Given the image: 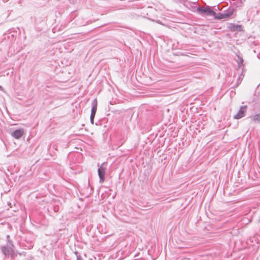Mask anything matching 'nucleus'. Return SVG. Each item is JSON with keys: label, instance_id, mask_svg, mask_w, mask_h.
Segmentation results:
<instances>
[{"label": "nucleus", "instance_id": "nucleus-15", "mask_svg": "<svg viewBox=\"0 0 260 260\" xmlns=\"http://www.w3.org/2000/svg\"><path fill=\"white\" fill-rule=\"evenodd\" d=\"M77 260H81V257L80 256H77Z\"/></svg>", "mask_w": 260, "mask_h": 260}, {"label": "nucleus", "instance_id": "nucleus-3", "mask_svg": "<svg viewBox=\"0 0 260 260\" xmlns=\"http://www.w3.org/2000/svg\"><path fill=\"white\" fill-rule=\"evenodd\" d=\"M246 111V106H243L240 108L238 112L234 116V118L236 119H240L245 116V113Z\"/></svg>", "mask_w": 260, "mask_h": 260}, {"label": "nucleus", "instance_id": "nucleus-2", "mask_svg": "<svg viewBox=\"0 0 260 260\" xmlns=\"http://www.w3.org/2000/svg\"><path fill=\"white\" fill-rule=\"evenodd\" d=\"M106 162H103L98 169V175L100 178V182L103 183L105 180L106 168L104 166Z\"/></svg>", "mask_w": 260, "mask_h": 260}, {"label": "nucleus", "instance_id": "nucleus-6", "mask_svg": "<svg viewBox=\"0 0 260 260\" xmlns=\"http://www.w3.org/2000/svg\"><path fill=\"white\" fill-rule=\"evenodd\" d=\"M92 108L91 110V114L90 116H95L96 110H97V100L96 99H94L92 102Z\"/></svg>", "mask_w": 260, "mask_h": 260}, {"label": "nucleus", "instance_id": "nucleus-11", "mask_svg": "<svg viewBox=\"0 0 260 260\" xmlns=\"http://www.w3.org/2000/svg\"><path fill=\"white\" fill-rule=\"evenodd\" d=\"M252 120L255 122H260V113L254 115L252 117Z\"/></svg>", "mask_w": 260, "mask_h": 260}, {"label": "nucleus", "instance_id": "nucleus-5", "mask_svg": "<svg viewBox=\"0 0 260 260\" xmlns=\"http://www.w3.org/2000/svg\"><path fill=\"white\" fill-rule=\"evenodd\" d=\"M24 131L23 129H18L11 133V136L16 139H20L23 135Z\"/></svg>", "mask_w": 260, "mask_h": 260}, {"label": "nucleus", "instance_id": "nucleus-14", "mask_svg": "<svg viewBox=\"0 0 260 260\" xmlns=\"http://www.w3.org/2000/svg\"><path fill=\"white\" fill-rule=\"evenodd\" d=\"M156 22L157 23L160 24L161 25H165L164 24L162 23L160 20H158L156 21Z\"/></svg>", "mask_w": 260, "mask_h": 260}, {"label": "nucleus", "instance_id": "nucleus-12", "mask_svg": "<svg viewBox=\"0 0 260 260\" xmlns=\"http://www.w3.org/2000/svg\"><path fill=\"white\" fill-rule=\"evenodd\" d=\"M238 74H239V77L237 78V86H238L239 84H240L242 80L243 77H244V75L242 74V73H241V72L239 73V72Z\"/></svg>", "mask_w": 260, "mask_h": 260}, {"label": "nucleus", "instance_id": "nucleus-1", "mask_svg": "<svg viewBox=\"0 0 260 260\" xmlns=\"http://www.w3.org/2000/svg\"><path fill=\"white\" fill-rule=\"evenodd\" d=\"M197 11L200 14H206L209 16H215L216 13L214 12L209 7H199L197 8Z\"/></svg>", "mask_w": 260, "mask_h": 260}, {"label": "nucleus", "instance_id": "nucleus-16", "mask_svg": "<svg viewBox=\"0 0 260 260\" xmlns=\"http://www.w3.org/2000/svg\"><path fill=\"white\" fill-rule=\"evenodd\" d=\"M0 90H3V87L2 86H1V85H0Z\"/></svg>", "mask_w": 260, "mask_h": 260}, {"label": "nucleus", "instance_id": "nucleus-8", "mask_svg": "<svg viewBox=\"0 0 260 260\" xmlns=\"http://www.w3.org/2000/svg\"><path fill=\"white\" fill-rule=\"evenodd\" d=\"M237 58L236 59V61L238 64V69L237 70V72H239L240 73V72H241L240 68V67L242 65L243 60V58L241 57H240L239 55H237Z\"/></svg>", "mask_w": 260, "mask_h": 260}, {"label": "nucleus", "instance_id": "nucleus-9", "mask_svg": "<svg viewBox=\"0 0 260 260\" xmlns=\"http://www.w3.org/2000/svg\"><path fill=\"white\" fill-rule=\"evenodd\" d=\"M245 1L246 0H238L235 4L236 8L242 7Z\"/></svg>", "mask_w": 260, "mask_h": 260}, {"label": "nucleus", "instance_id": "nucleus-17", "mask_svg": "<svg viewBox=\"0 0 260 260\" xmlns=\"http://www.w3.org/2000/svg\"><path fill=\"white\" fill-rule=\"evenodd\" d=\"M12 246H13L12 242H9Z\"/></svg>", "mask_w": 260, "mask_h": 260}, {"label": "nucleus", "instance_id": "nucleus-7", "mask_svg": "<svg viewBox=\"0 0 260 260\" xmlns=\"http://www.w3.org/2000/svg\"><path fill=\"white\" fill-rule=\"evenodd\" d=\"M235 9L234 8H230L228 10L224 12V17L226 19H228L231 17L234 14Z\"/></svg>", "mask_w": 260, "mask_h": 260}, {"label": "nucleus", "instance_id": "nucleus-10", "mask_svg": "<svg viewBox=\"0 0 260 260\" xmlns=\"http://www.w3.org/2000/svg\"><path fill=\"white\" fill-rule=\"evenodd\" d=\"M214 16L218 19H226L225 17H224V12L219 13L218 14L216 13V15Z\"/></svg>", "mask_w": 260, "mask_h": 260}, {"label": "nucleus", "instance_id": "nucleus-13", "mask_svg": "<svg viewBox=\"0 0 260 260\" xmlns=\"http://www.w3.org/2000/svg\"><path fill=\"white\" fill-rule=\"evenodd\" d=\"M94 117L95 116H90V122L92 124L94 123Z\"/></svg>", "mask_w": 260, "mask_h": 260}, {"label": "nucleus", "instance_id": "nucleus-4", "mask_svg": "<svg viewBox=\"0 0 260 260\" xmlns=\"http://www.w3.org/2000/svg\"><path fill=\"white\" fill-rule=\"evenodd\" d=\"M2 251L4 254L5 255L12 256L14 254V250L12 247L7 245L2 247Z\"/></svg>", "mask_w": 260, "mask_h": 260}]
</instances>
